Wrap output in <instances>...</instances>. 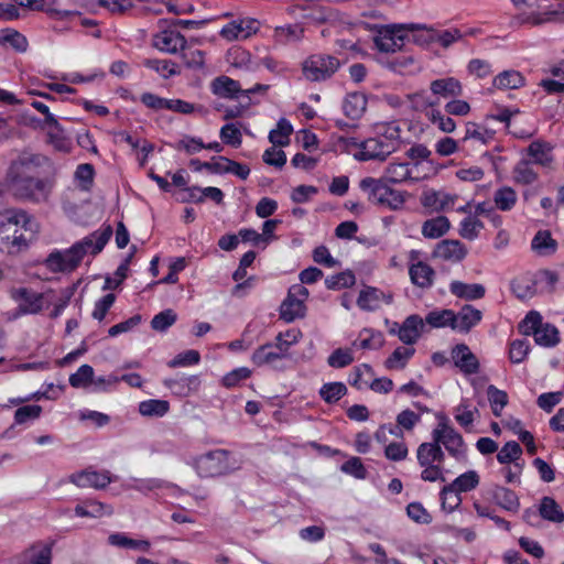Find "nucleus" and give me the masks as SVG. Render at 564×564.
Here are the masks:
<instances>
[{
    "instance_id": "1",
    "label": "nucleus",
    "mask_w": 564,
    "mask_h": 564,
    "mask_svg": "<svg viewBox=\"0 0 564 564\" xmlns=\"http://www.w3.org/2000/svg\"><path fill=\"white\" fill-rule=\"evenodd\" d=\"M391 185L384 180L371 176L359 182V188L367 193L369 203L390 210H399L405 204L409 194L405 191L394 189Z\"/></svg>"
},
{
    "instance_id": "2",
    "label": "nucleus",
    "mask_w": 564,
    "mask_h": 564,
    "mask_svg": "<svg viewBox=\"0 0 564 564\" xmlns=\"http://www.w3.org/2000/svg\"><path fill=\"white\" fill-rule=\"evenodd\" d=\"M194 467L203 478H214L230 474L236 469L230 462V452L226 449L209 451L195 459Z\"/></svg>"
},
{
    "instance_id": "3",
    "label": "nucleus",
    "mask_w": 564,
    "mask_h": 564,
    "mask_svg": "<svg viewBox=\"0 0 564 564\" xmlns=\"http://www.w3.org/2000/svg\"><path fill=\"white\" fill-rule=\"evenodd\" d=\"M339 67L340 62L336 56L316 53L303 62L302 72L310 82H325L332 78Z\"/></svg>"
},
{
    "instance_id": "4",
    "label": "nucleus",
    "mask_w": 564,
    "mask_h": 564,
    "mask_svg": "<svg viewBox=\"0 0 564 564\" xmlns=\"http://www.w3.org/2000/svg\"><path fill=\"white\" fill-rule=\"evenodd\" d=\"M430 89L432 95L436 97L431 100L424 97V91L409 95L413 102L421 101L422 106L434 107L438 105L440 98H457L463 95V86L460 82L454 77H445L431 82Z\"/></svg>"
},
{
    "instance_id": "5",
    "label": "nucleus",
    "mask_w": 564,
    "mask_h": 564,
    "mask_svg": "<svg viewBox=\"0 0 564 564\" xmlns=\"http://www.w3.org/2000/svg\"><path fill=\"white\" fill-rule=\"evenodd\" d=\"M10 296L13 301L18 302L19 305L12 312L9 319H15L23 315H35L44 308V294L37 293L29 288H12L10 290Z\"/></svg>"
},
{
    "instance_id": "6",
    "label": "nucleus",
    "mask_w": 564,
    "mask_h": 564,
    "mask_svg": "<svg viewBox=\"0 0 564 564\" xmlns=\"http://www.w3.org/2000/svg\"><path fill=\"white\" fill-rule=\"evenodd\" d=\"M9 184L14 196L36 203L46 200L52 188L47 180L40 177L9 181Z\"/></svg>"
},
{
    "instance_id": "7",
    "label": "nucleus",
    "mask_w": 564,
    "mask_h": 564,
    "mask_svg": "<svg viewBox=\"0 0 564 564\" xmlns=\"http://www.w3.org/2000/svg\"><path fill=\"white\" fill-rule=\"evenodd\" d=\"M47 159L41 154L22 153L14 160L8 172L9 181L40 177L41 166Z\"/></svg>"
},
{
    "instance_id": "8",
    "label": "nucleus",
    "mask_w": 564,
    "mask_h": 564,
    "mask_svg": "<svg viewBox=\"0 0 564 564\" xmlns=\"http://www.w3.org/2000/svg\"><path fill=\"white\" fill-rule=\"evenodd\" d=\"M80 251L79 246H72L64 251L53 250L44 260V264L53 273L73 272L82 262Z\"/></svg>"
},
{
    "instance_id": "9",
    "label": "nucleus",
    "mask_w": 564,
    "mask_h": 564,
    "mask_svg": "<svg viewBox=\"0 0 564 564\" xmlns=\"http://www.w3.org/2000/svg\"><path fill=\"white\" fill-rule=\"evenodd\" d=\"M406 25L391 24L387 25L375 37L376 47L381 53H398L404 45V40L408 34H404Z\"/></svg>"
},
{
    "instance_id": "10",
    "label": "nucleus",
    "mask_w": 564,
    "mask_h": 564,
    "mask_svg": "<svg viewBox=\"0 0 564 564\" xmlns=\"http://www.w3.org/2000/svg\"><path fill=\"white\" fill-rule=\"evenodd\" d=\"M351 140L355 139L352 138ZM352 144L360 149V151L355 154V158L359 161H386V159L394 152L392 143H386L380 137L369 138L360 143L354 141Z\"/></svg>"
},
{
    "instance_id": "11",
    "label": "nucleus",
    "mask_w": 564,
    "mask_h": 564,
    "mask_svg": "<svg viewBox=\"0 0 564 564\" xmlns=\"http://www.w3.org/2000/svg\"><path fill=\"white\" fill-rule=\"evenodd\" d=\"M69 480L78 487H93L96 489H104L113 481L110 471L108 470H90L85 469L75 473L69 477Z\"/></svg>"
},
{
    "instance_id": "12",
    "label": "nucleus",
    "mask_w": 564,
    "mask_h": 564,
    "mask_svg": "<svg viewBox=\"0 0 564 564\" xmlns=\"http://www.w3.org/2000/svg\"><path fill=\"white\" fill-rule=\"evenodd\" d=\"M452 358L464 375H475L479 371V360L466 344H457L452 349Z\"/></svg>"
},
{
    "instance_id": "13",
    "label": "nucleus",
    "mask_w": 564,
    "mask_h": 564,
    "mask_svg": "<svg viewBox=\"0 0 564 564\" xmlns=\"http://www.w3.org/2000/svg\"><path fill=\"white\" fill-rule=\"evenodd\" d=\"M112 236V227L106 226L102 230L94 231L91 235L85 237L83 240L75 242L73 246H79L80 260L85 257L88 249H91V254L96 256L102 251L107 242Z\"/></svg>"
},
{
    "instance_id": "14",
    "label": "nucleus",
    "mask_w": 564,
    "mask_h": 564,
    "mask_svg": "<svg viewBox=\"0 0 564 564\" xmlns=\"http://www.w3.org/2000/svg\"><path fill=\"white\" fill-rule=\"evenodd\" d=\"M303 12L302 18L317 24L325 23L333 19L334 10L323 4L319 0H304L297 4Z\"/></svg>"
},
{
    "instance_id": "15",
    "label": "nucleus",
    "mask_w": 564,
    "mask_h": 564,
    "mask_svg": "<svg viewBox=\"0 0 564 564\" xmlns=\"http://www.w3.org/2000/svg\"><path fill=\"white\" fill-rule=\"evenodd\" d=\"M391 304L393 301L392 294H386L378 288L365 286L359 293L357 299V305L360 310L366 312H372L380 307L381 302Z\"/></svg>"
},
{
    "instance_id": "16",
    "label": "nucleus",
    "mask_w": 564,
    "mask_h": 564,
    "mask_svg": "<svg viewBox=\"0 0 564 564\" xmlns=\"http://www.w3.org/2000/svg\"><path fill=\"white\" fill-rule=\"evenodd\" d=\"M186 39L183 34L173 30H165L154 35L153 45L158 50L174 54L186 47Z\"/></svg>"
},
{
    "instance_id": "17",
    "label": "nucleus",
    "mask_w": 564,
    "mask_h": 564,
    "mask_svg": "<svg viewBox=\"0 0 564 564\" xmlns=\"http://www.w3.org/2000/svg\"><path fill=\"white\" fill-rule=\"evenodd\" d=\"M454 317L456 321L453 325V330L467 334L473 327L480 323L482 313L473 305L465 304L458 313L454 312Z\"/></svg>"
},
{
    "instance_id": "18",
    "label": "nucleus",
    "mask_w": 564,
    "mask_h": 564,
    "mask_svg": "<svg viewBox=\"0 0 564 564\" xmlns=\"http://www.w3.org/2000/svg\"><path fill=\"white\" fill-rule=\"evenodd\" d=\"M424 328V321L420 315L408 316L399 327L397 335L405 345H413L420 338Z\"/></svg>"
},
{
    "instance_id": "19",
    "label": "nucleus",
    "mask_w": 564,
    "mask_h": 564,
    "mask_svg": "<svg viewBox=\"0 0 564 564\" xmlns=\"http://www.w3.org/2000/svg\"><path fill=\"white\" fill-rule=\"evenodd\" d=\"M164 384L173 394L185 398L196 393L200 388L202 381L199 376L193 375L188 377L166 379Z\"/></svg>"
},
{
    "instance_id": "20",
    "label": "nucleus",
    "mask_w": 564,
    "mask_h": 564,
    "mask_svg": "<svg viewBox=\"0 0 564 564\" xmlns=\"http://www.w3.org/2000/svg\"><path fill=\"white\" fill-rule=\"evenodd\" d=\"M467 254L466 247L459 240L445 239L438 242L433 251V257L454 262L462 261Z\"/></svg>"
},
{
    "instance_id": "21",
    "label": "nucleus",
    "mask_w": 564,
    "mask_h": 564,
    "mask_svg": "<svg viewBox=\"0 0 564 564\" xmlns=\"http://www.w3.org/2000/svg\"><path fill=\"white\" fill-rule=\"evenodd\" d=\"M445 454L441 447V441L425 442L419 445L416 449V459L419 465H430L437 463L442 465Z\"/></svg>"
},
{
    "instance_id": "22",
    "label": "nucleus",
    "mask_w": 564,
    "mask_h": 564,
    "mask_svg": "<svg viewBox=\"0 0 564 564\" xmlns=\"http://www.w3.org/2000/svg\"><path fill=\"white\" fill-rule=\"evenodd\" d=\"M212 160L214 167L213 174L230 173L241 180H247L250 174V167L247 164L236 162L226 156H214Z\"/></svg>"
},
{
    "instance_id": "23",
    "label": "nucleus",
    "mask_w": 564,
    "mask_h": 564,
    "mask_svg": "<svg viewBox=\"0 0 564 564\" xmlns=\"http://www.w3.org/2000/svg\"><path fill=\"white\" fill-rule=\"evenodd\" d=\"M457 198L458 196L456 194L431 189L423 193L421 203L426 208H432L435 212H442L452 207Z\"/></svg>"
},
{
    "instance_id": "24",
    "label": "nucleus",
    "mask_w": 564,
    "mask_h": 564,
    "mask_svg": "<svg viewBox=\"0 0 564 564\" xmlns=\"http://www.w3.org/2000/svg\"><path fill=\"white\" fill-rule=\"evenodd\" d=\"M285 357L268 343L259 346L251 356V361L257 367L271 366L274 369H282L278 364Z\"/></svg>"
},
{
    "instance_id": "25",
    "label": "nucleus",
    "mask_w": 564,
    "mask_h": 564,
    "mask_svg": "<svg viewBox=\"0 0 564 564\" xmlns=\"http://www.w3.org/2000/svg\"><path fill=\"white\" fill-rule=\"evenodd\" d=\"M409 275L414 285L421 289H430L434 282L435 271L430 264L417 261L410 265Z\"/></svg>"
},
{
    "instance_id": "26",
    "label": "nucleus",
    "mask_w": 564,
    "mask_h": 564,
    "mask_svg": "<svg viewBox=\"0 0 564 564\" xmlns=\"http://www.w3.org/2000/svg\"><path fill=\"white\" fill-rule=\"evenodd\" d=\"M74 512L80 518H101L112 514L113 509L111 506L104 502L94 499H85L75 507Z\"/></svg>"
},
{
    "instance_id": "27",
    "label": "nucleus",
    "mask_w": 564,
    "mask_h": 564,
    "mask_svg": "<svg viewBox=\"0 0 564 564\" xmlns=\"http://www.w3.org/2000/svg\"><path fill=\"white\" fill-rule=\"evenodd\" d=\"M557 248V241L552 237L551 231L546 229L539 230L531 241V249L541 257L554 254Z\"/></svg>"
},
{
    "instance_id": "28",
    "label": "nucleus",
    "mask_w": 564,
    "mask_h": 564,
    "mask_svg": "<svg viewBox=\"0 0 564 564\" xmlns=\"http://www.w3.org/2000/svg\"><path fill=\"white\" fill-rule=\"evenodd\" d=\"M20 7L28 8L33 11L46 12L56 20H65L70 17L79 15L78 11L59 10L57 8L46 7L45 0H14Z\"/></svg>"
},
{
    "instance_id": "29",
    "label": "nucleus",
    "mask_w": 564,
    "mask_h": 564,
    "mask_svg": "<svg viewBox=\"0 0 564 564\" xmlns=\"http://www.w3.org/2000/svg\"><path fill=\"white\" fill-rule=\"evenodd\" d=\"M108 544L119 549L135 550L141 552H149L151 549V543L149 540L132 539L121 532L111 533L108 536Z\"/></svg>"
},
{
    "instance_id": "30",
    "label": "nucleus",
    "mask_w": 564,
    "mask_h": 564,
    "mask_svg": "<svg viewBox=\"0 0 564 564\" xmlns=\"http://www.w3.org/2000/svg\"><path fill=\"white\" fill-rule=\"evenodd\" d=\"M210 89L214 95L221 98L232 99L236 98L239 93L242 94L239 82L224 75L213 79Z\"/></svg>"
},
{
    "instance_id": "31",
    "label": "nucleus",
    "mask_w": 564,
    "mask_h": 564,
    "mask_svg": "<svg viewBox=\"0 0 564 564\" xmlns=\"http://www.w3.org/2000/svg\"><path fill=\"white\" fill-rule=\"evenodd\" d=\"M449 291L456 297L464 299L466 301L479 300L486 294V289L482 284H467L462 281H452L449 284Z\"/></svg>"
},
{
    "instance_id": "32",
    "label": "nucleus",
    "mask_w": 564,
    "mask_h": 564,
    "mask_svg": "<svg viewBox=\"0 0 564 564\" xmlns=\"http://www.w3.org/2000/svg\"><path fill=\"white\" fill-rule=\"evenodd\" d=\"M491 495L492 499L499 507L510 512H518L520 508V501L519 497L513 490L502 486H495L492 488Z\"/></svg>"
},
{
    "instance_id": "33",
    "label": "nucleus",
    "mask_w": 564,
    "mask_h": 564,
    "mask_svg": "<svg viewBox=\"0 0 564 564\" xmlns=\"http://www.w3.org/2000/svg\"><path fill=\"white\" fill-rule=\"evenodd\" d=\"M367 108V98L362 93H350L343 102V110L346 117L359 119Z\"/></svg>"
},
{
    "instance_id": "34",
    "label": "nucleus",
    "mask_w": 564,
    "mask_h": 564,
    "mask_svg": "<svg viewBox=\"0 0 564 564\" xmlns=\"http://www.w3.org/2000/svg\"><path fill=\"white\" fill-rule=\"evenodd\" d=\"M306 306L301 299L286 296L280 306V317L286 323H292L296 318L305 316Z\"/></svg>"
},
{
    "instance_id": "35",
    "label": "nucleus",
    "mask_w": 564,
    "mask_h": 564,
    "mask_svg": "<svg viewBox=\"0 0 564 564\" xmlns=\"http://www.w3.org/2000/svg\"><path fill=\"white\" fill-rule=\"evenodd\" d=\"M379 61L386 68L398 74H405L414 64L413 56L403 52L381 57Z\"/></svg>"
},
{
    "instance_id": "36",
    "label": "nucleus",
    "mask_w": 564,
    "mask_h": 564,
    "mask_svg": "<svg viewBox=\"0 0 564 564\" xmlns=\"http://www.w3.org/2000/svg\"><path fill=\"white\" fill-rule=\"evenodd\" d=\"M512 293L521 301L533 297L536 294V281L524 274L511 281Z\"/></svg>"
},
{
    "instance_id": "37",
    "label": "nucleus",
    "mask_w": 564,
    "mask_h": 564,
    "mask_svg": "<svg viewBox=\"0 0 564 564\" xmlns=\"http://www.w3.org/2000/svg\"><path fill=\"white\" fill-rule=\"evenodd\" d=\"M449 228V219L446 216H437L423 223L422 235L429 239H437L444 236Z\"/></svg>"
},
{
    "instance_id": "38",
    "label": "nucleus",
    "mask_w": 564,
    "mask_h": 564,
    "mask_svg": "<svg viewBox=\"0 0 564 564\" xmlns=\"http://www.w3.org/2000/svg\"><path fill=\"white\" fill-rule=\"evenodd\" d=\"M492 84L499 89H519L525 85V78L520 72L508 69L499 73Z\"/></svg>"
},
{
    "instance_id": "39",
    "label": "nucleus",
    "mask_w": 564,
    "mask_h": 564,
    "mask_svg": "<svg viewBox=\"0 0 564 564\" xmlns=\"http://www.w3.org/2000/svg\"><path fill=\"white\" fill-rule=\"evenodd\" d=\"M444 445L451 456L459 459L466 458V446L463 436L455 430H449L448 434H445L441 445Z\"/></svg>"
},
{
    "instance_id": "40",
    "label": "nucleus",
    "mask_w": 564,
    "mask_h": 564,
    "mask_svg": "<svg viewBox=\"0 0 564 564\" xmlns=\"http://www.w3.org/2000/svg\"><path fill=\"white\" fill-rule=\"evenodd\" d=\"M539 512L542 519L550 522H564V511L552 497L545 496L541 499Z\"/></svg>"
},
{
    "instance_id": "41",
    "label": "nucleus",
    "mask_w": 564,
    "mask_h": 564,
    "mask_svg": "<svg viewBox=\"0 0 564 564\" xmlns=\"http://www.w3.org/2000/svg\"><path fill=\"white\" fill-rule=\"evenodd\" d=\"M142 65L156 72L165 79L181 74L178 65L169 59L145 58Z\"/></svg>"
},
{
    "instance_id": "42",
    "label": "nucleus",
    "mask_w": 564,
    "mask_h": 564,
    "mask_svg": "<svg viewBox=\"0 0 564 564\" xmlns=\"http://www.w3.org/2000/svg\"><path fill=\"white\" fill-rule=\"evenodd\" d=\"M411 178V170L408 163H390L384 174L379 180H384L390 184H399Z\"/></svg>"
},
{
    "instance_id": "43",
    "label": "nucleus",
    "mask_w": 564,
    "mask_h": 564,
    "mask_svg": "<svg viewBox=\"0 0 564 564\" xmlns=\"http://www.w3.org/2000/svg\"><path fill=\"white\" fill-rule=\"evenodd\" d=\"M0 45H10L17 52L24 53L29 47V42L22 33L8 28L0 31Z\"/></svg>"
},
{
    "instance_id": "44",
    "label": "nucleus",
    "mask_w": 564,
    "mask_h": 564,
    "mask_svg": "<svg viewBox=\"0 0 564 564\" xmlns=\"http://www.w3.org/2000/svg\"><path fill=\"white\" fill-rule=\"evenodd\" d=\"M552 147L550 143L544 141H533L528 147V154L534 158V163L542 166H549L553 158L551 155Z\"/></svg>"
},
{
    "instance_id": "45",
    "label": "nucleus",
    "mask_w": 564,
    "mask_h": 564,
    "mask_svg": "<svg viewBox=\"0 0 564 564\" xmlns=\"http://www.w3.org/2000/svg\"><path fill=\"white\" fill-rule=\"evenodd\" d=\"M454 311L449 308L434 310L425 316V322L433 328L451 327L455 323Z\"/></svg>"
},
{
    "instance_id": "46",
    "label": "nucleus",
    "mask_w": 564,
    "mask_h": 564,
    "mask_svg": "<svg viewBox=\"0 0 564 564\" xmlns=\"http://www.w3.org/2000/svg\"><path fill=\"white\" fill-rule=\"evenodd\" d=\"M480 478L476 470H468L453 480L452 484L446 485V490L455 488L459 492H468L474 490L479 485Z\"/></svg>"
},
{
    "instance_id": "47",
    "label": "nucleus",
    "mask_w": 564,
    "mask_h": 564,
    "mask_svg": "<svg viewBox=\"0 0 564 564\" xmlns=\"http://www.w3.org/2000/svg\"><path fill=\"white\" fill-rule=\"evenodd\" d=\"M414 354V348L400 346L386 359L384 367L389 370L403 369Z\"/></svg>"
},
{
    "instance_id": "48",
    "label": "nucleus",
    "mask_w": 564,
    "mask_h": 564,
    "mask_svg": "<svg viewBox=\"0 0 564 564\" xmlns=\"http://www.w3.org/2000/svg\"><path fill=\"white\" fill-rule=\"evenodd\" d=\"M292 132V124L285 118H281L278 121V128L269 132V141L273 145L285 147L290 143Z\"/></svg>"
},
{
    "instance_id": "49",
    "label": "nucleus",
    "mask_w": 564,
    "mask_h": 564,
    "mask_svg": "<svg viewBox=\"0 0 564 564\" xmlns=\"http://www.w3.org/2000/svg\"><path fill=\"white\" fill-rule=\"evenodd\" d=\"M170 410V403L165 400L151 399L139 404V412L143 416L162 417Z\"/></svg>"
},
{
    "instance_id": "50",
    "label": "nucleus",
    "mask_w": 564,
    "mask_h": 564,
    "mask_svg": "<svg viewBox=\"0 0 564 564\" xmlns=\"http://www.w3.org/2000/svg\"><path fill=\"white\" fill-rule=\"evenodd\" d=\"M533 337L535 344L543 347H554L560 343V332L550 323H545Z\"/></svg>"
},
{
    "instance_id": "51",
    "label": "nucleus",
    "mask_w": 564,
    "mask_h": 564,
    "mask_svg": "<svg viewBox=\"0 0 564 564\" xmlns=\"http://www.w3.org/2000/svg\"><path fill=\"white\" fill-rule=\"evenodd\" d=\"M517 193L510 186H502L495 192L494 202L496 207L502 212L511 210L517 203Z\"/></svg>"
},
{
    "instance_id": "52",
    "label": "nucleus",
    "mask_w": 564,
    "mask_h": 564,
    "mask_svg": "<svg viewBox=\"0 0 564 564\" xmlns=\"http://www.w3.org/2000/svg\"><path fill=\"white\" fill-rule=\"evenodd\" d=\"M544 324L542 315L538 311H530L519 323L518 329L525 336H534Z\"/></svg>"
},
{
    "instance_id": "53",
    "label": "nucleus",
    "mask_w": 564,
    "mask_h": 564,
    "mask_svg": "<svg viewBox=\"0 0 564 564\" xmlns=\"http://www.w3.org/2000/svg\"><path fill=\"white\" fill-rule=\"evenodd\" d=\"M405 25H406L405 31L415 32L412 35L414 43H416L421 46H425L431 43H435V29L426 28L425 25H420V24H414V23H410V24H405Z\"/></svg>"
},
{
    "instance_id": "54",
    "label": "nucleus",
    "mask_w": 564,
    "mask_h": 564,
    "mask_svg": "<svg viewBox=\"0 0 564 564\" xmlns=\"http://www.w3.org/2000/svg\"><path fill=\"white\" fill-rule=\"evenodd\" d=\"M347 393V388L343 382H328L323 384L319 390L321 398L328 404L336 403Z\"/></svg>"
},
{
    "instance_id": "55",
    "label": "nucleus",
    "mask_w": 564,
    "mask_h": 564,
    "mask_svg": "<svg viewBox=\"0 0 564 564\" xmlns=\"http://www.w3.org/2000/svg\"><path fill=\"white\" fill-rule=\"evenodd\" d=\"M356 276L350 270H346L325 279V285L328 290H340L350 288L355 284Z\"/></svg>"
},
{
    "instance_id": "56",
    "label": "nucleus",
    "mask_w": 564,
    "mask_h": 564,
    "mask_svg": "<svg viewBox=\"0 0 564 564\" xmlns=\"http://www.w3.org/2000/svg\"><path fill=\"white\" fill-rule=\"evenodd\" d=\"M487 395L490 402V406L495 416L501 415L502 409L508 404V394L495 386L490 384L487 388Z\"/></svg>"
},
{
    "instance_id": "57",
    "label": "nucleus",
    "mask_w": 564,
    "mask_h": 564,
    "mask_svg": "<svg viewBox=\"0 0 564 564\" xmlns=\"http://www.w3.org/2000/svg\"><path fill=\"white\" fill-rule=\"evenodd\" d=\"M514 181L522 185H530L538 180V173L530 167L525 160L520 161L513 169Z\"/></svg>"
},
{
    "instance_id": "58",
    "label": "nucleus",
    "mask_w": 564,
    "mask_h": 564,
    "mask_svg": "<svg viewBox=\"0 0 564 564\" xmlns=\"http://www.w3.org/2000/svg\"><path fill=\"white\" fill-rule=\"evenodd\" d=\"M177 321V314L172 308H166L154 315L151 321L152 329L156 332L167 330Z\"/></svg>"
},
{
    "instance_id": "59",
    "label": "nucleus",
    "mask_w": 564,
    "mask_h": 564,
    "mask_svg": "<svg viewBox=\"0 0 564 564\" xmlns=\"http://www.w3.org/2000/svg\"><path fill=\"white\" fill-rule=\"evenodd\" d=\"M522 455V448L516 441L507 442L497 454V460L500 464L513 463Z\"/></svg>"
},
{
    "instance_id": "60",
    "label": "nucleus",
    "mask_w": 564,
    "mask_h": 564,
    "mask_svg": "<svg viewBox=\"0 0 564 564\" xmlns=\"http://www.w3.org/2000/svg\"><path fill=\"white\" fill-rule=\"evenodd\" d=\"M94 377V369L89 365H82L75 373L69 376V384L73 388H83L91 384Z\"/></svg>"
},
{
    "instance_id": "61",
    "label": "nucleus",
    "mask_w": 564,
    "mask_h": 564,
    "mask_svg": "<svg viewBox=\"0 0 564 564\" xmlns=\"http://www.w3.org/2000/svg\"><path fill=\"white\" fill-rule=\"evenodd\" d=\"M475 413H478V409L474 408L470 410L468 404L463 401L455 408V420L468 432L474 423Z\"/></svg>"
},
{
    "instance_id": "62",
    "label": "nucleus",
    "mask_w": 564,
    "mask_h": 564,
    "mask_svg": "<svg viewBox=\"0 0 564 564\" xmlns=\"http://www.w3.org/2000/svg\"><path fill=\"white\" fill-rule=\"evenodd\" d=\"M354 356L352 351L348 348H337L327 358V364L332 368H345L352 364Z\"/></svg>"
},
{
    "instance_id": "63",
    "label": "nucleus",
    "mask_w": 564,
    "mask_h": 564,
    "mask_svg": "<svg viewBox=\"0 0 564 564\" xmlns=\"http://www.w3.org/2000/svg\"><path fill=\"white\" fill-rule=\"evenodd\" d=\"M42 413V406L37 404H29L20 406L14 412V422L24 424L29 421L36 420Z\"/></svg>"
},
{
    "instance_id": "64",
    "label": "nucleus",
    "mask_w": 564,
    "mask_h": 564,
    "mask_svg": "<svg viewBox=\"0 0 564 564\" xmlns=\"http://www.w3.org/2000/svg\"><path fill=\"white\" fill-rule=\"evenodd\" d=\"M29 564H51L52 547L51 545L32 546L29 550Z\"/></svg>"
}]
</instances>
